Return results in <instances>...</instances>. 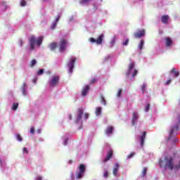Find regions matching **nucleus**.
Segmentation results:
<instances>
[{
    "mask_svg": "<svg viewBox=\"0 0 180 180\" xmlns=\"http://www.w3.org/2000/svg\"><path fill=\"white\" fill-rule=\"evenodd\" d=\"M30 41V50H34V45L40 46L41 43H43V37H39L37 39H36V37L34 35L31 36L29 39Z\"/></svg>",
    "mask_w": 180,
    "mask_h": 180,
    "instance_id": "nucleus-1",
    "label": "nucleus"
},
{
    "mask_svg": "<svg viewBox=\"0 0 180 180\" xmlns=\"http://www.w3.org/2000/svg\"><path fill=\"white\" fill-rule=\"evenodd\" d=\"M127 44H129V39H126L122 42V45H123V46H127Z\"/></svg>",
    "mask_w": 180,
    "mask_h": 180,
    "instance_id": "nucleus-34",
    "label": "nucleus"
},
{
    "mask_svg": "<svg viewBox=\"0 0 180 180\" xmlns=\"http://www.w3.org/2000/svg\"><path fill=\"white\" fill-rule=\"evenodd\" d=\"M103 176H104V178H108V176H109V172H108L107 170L104 171Z\"/></svg>",
    "mask_w": 180,
    "mask_h": 180,
    "instance_id": "nucleus-35",
    "label": "nucleus"
},
{
    "mask_svg": "<svg viewBox=\"0 0 180 180\" xmlns=\"http://www.w3.org/2000/svg\"><path fill=\"white\" fill-rule=\"evenodd\" d=\"M43 1H47V0H43Z\"/></svg>",
    "mask_w": 180,
    "mask_h": 180,
    "instance_id": "nucleus-57",
    "label": "nucleus"
},
{
    "mask_svg": "<svg viewBox=\"0 0 180 180\" xmlns=\"http://www.w3.org/2000/svg\"><path fill=\"white\" fill-rule=\"evenodd\" d=\"M35 180H43V179L41 178V176H37V177L36 178Z\"/></svg>",
    "mask_w": 180,
    "mask_h": 180,
    "instance_id": "nucleus-47",
    "label": "nucleus"
},
{
    "mask_svg": "<svg viewBox=\"0 0 180 180\" xmlns=\"http://www.w3.org/2000/svg\"><path fill=\"white\" fill-rule=\"evenodd\" d=\"M112 133H113V127H112V126L108 127L105 130V134L107 136H110V134H112Z\"/></svg>",
    "mask_w": 180,
    "mask_h": 180,
    "instance_id": "nucleus-15",
    "label": "nucleus"
},
{
    "mask_svg": "<svg viewBox=\"0 0 180 180\" xmlns=\"http://www.w3.org/2000/svg\"><path fill=\"white\" fill-rule=\"evenodd\" d=\"M18 108H19V103H13V107H12V110H16V109H18Z\"/></svg>",
    "mask_w": 180,
    "mask_h": 180,
    "instance_id": "nucleus-27",
    "label": "nucleus"
},
{
    "mask_svg": "<svg viewBox=\"0 0 180 180\" xmlns=\"http://www.w3.org/2000/svg\"><path fill=\"white\" fill-rule=\"evenodd\" d=\"M122 92H123V90H122V89H120L117 94V98H120V96H122Z\"/></svg>",
    "mask_w": 180,
    "mask_h": 180,
    "instance_id": "nucleus-31",
    "label": "nucleus"
},
{
    "mask_svg": "<svg viewBox=\"0 0 180 180\" xmlns=\"http://www.w3.org/2000/svg\"><path fill=\"white\" fill-rule=\"evenodd\" d=\"M17 140L18 141H22V136H20V135H19V134H18L17 135Z\"/></svg>",
    "mask_w": 180,
    "mask_h": 180,
    "instance_id": "nucleus-40",
    "label": "nucleus"
},
{
    "mask_svg": "<svg viewBox=\"0 0 180 180\" xmlns=\"http://www.w3.org/2000/svg\"><path fill=\"white\" fill-rule=\"evenodd\" d=\"M146 174H147V168L144 167L143 169V171H142V173H141V176H143V177L146 176Z\"/></svg>",
    "mask_w": 180,
    "mask_h": 180,
    "instance_id": "nucleus-28",
    "label": "nucleus"
},
{
    "mask_svg": "<svg viewBox=\"0 0 180 180\" xmlns=\"http://www.w3.org/2000/svg\"><path fill=\"white\" fill-rule=\"evenodd\" d=\"M22 151L25 153V154H29V150H27V148H23Z\"/></svg>",
    "mask_w": 180,
    "mask_h": 180,
    "instance_id": "nucleus-41",
    "label": "nucleus"
},
{
    "mask_svg": "<svg viewBox=\"0 0 180 180\" xmlns=\"http://www.w3.org/2000/svg\"><path fill=\"white\" fill-rule=\"evenodd\" d=\"M165 40L166 47H171V46H172V44H174V41H172V39H171L169 37H166L165 39Z\"/></svg>",
    "mask_w": 180,
    "mask_h": 180,
    "instance_id": "nucleus-13",
    "label": "nucleus"
},
{
    "mask_svg": "<svg viewBox=\"0 0 180 180\" xmlns=\"http://www.w3.org/2000/svg\"><path fill=\"white\" fill-rule=\"evenodd\" d=\"M67 49V41L64 39H61L59 45V51L63 53Z\"/></svg>",
    "mask_w": 180,
    "mask_h": 180,
    "instance_id": "nucleus-9",
    "label": "nucleus"
},
{
    "mask_svg": "<svg viewBox=\"0 0 180 180\" xmlns=\"http://www.w3.org/2000/svg\"><path fill=\"white\" fill-rule=\"evenodd\" d=\"M33 82H36V80H33Z\"/></svg>",
    "mask_w": 180,
    "mask_h": 180,
    "instance_id": "nucleus-54",
    "label": "nucleus"
},
{
    "mask_svg": "<svg viewBox=\"0 0 180 180\" xmlns=\"http://www.w3.org/2000/svg\"><path fill=\"white\" fill-rule=\"evenodd\" d=\"M69 119L71 120V119H72V117H71V115H70V117H69Z\"/></svg>",
    "mask_w": 180,
    "mask_h": 180,
    "instance_id": "nucleus-53",
    "label": "nucleus"
},
{
    "mask_svg": "<svg viewBox=\"0 0 180 180\" xmlns=\"http://www.w3.org/2000/svg\"><path fill=\"white\" fill-rule=\"evenodd\" d=\"M170 72L173 73L174 75V77H178L179 75V72L176 71V68H173Z\"/></svg>",
    "mask_w": 180,
    "mask_h": 180,
    "instance_id": "nucleus-24",
    "label": "nucleus"
},
{
    "mask_svg": "<svg viewBox=\"0 0 180 180\" xmlns=\"http://www.w3.org/2000/svg\"><path fill=\"white\" fill-rule=\"evenodd\" d=\"M101 103H103V105H106V101L105 100V98L101 97Z\"/></svg>",
    "mask_w": 180,
    "mask_h": 180,
    "instance_id": "nucleus-38",
    "label": "nucleus"
},
{
    "mask_svg": "<svg viewBox=\"0 0 180 180\" xmlns=\"http://www.w3.org/2000/svg\"><path fill=\"white\" fill-rule=\"evenodd\" d=\"M91 0H82L80 1L81 5H85V4H88Z\"/></svg>",
    "mask_w": 180,
    "mask_h": 180,
    "instance_id": "nucleus-32",
    "label": "nucleus"
},
{
    "mask_svg": "<svg viewBox=\"0 0 180 180\" xmlns=\"http://www.w3.org/2000/svg\"><path fill=\"white\" fill-rule=\"evenodd\" d=\"M21 89L22 92V95H24V96H26V95H27V93L26 92V90L27 89V87L26 86V83L22 84Z\"/></svg>",
    "mask_w": 180,
    "mask_h": 180,
    "instance_id": "nucleus-17",
    "label": "nucleus"
},
{
    "mask_svg": "<svg viewBox=\"0 0 180 180\" xmlns=\"http://www.w3.org/2000/svg\"><path fill=\"white\" fill-rule=\"evenodd\" d=\"M20 46H23V42L20 41Z\"/></svg>",
    "mask_w": 180,
    "mask_h": 180,
    "instance_id": "nucleus-51",
    "label": "nucleus"
},
{
    "mask_svg": "<svg viewBox=\"0 0 180 180\" xmlns=\"http://www.w3.org/2000/svg\"><path fill=\"white\" fill-rule=\"evenodd\" d=\"M89 117V114L85 113L84 114V119H88Z\"/></svg>",
    "mask_w": 180,
    "mask_h": 180,
    "instance_id": "nucleus-43",
    "label": "nucleus"
},
{
    "mask_svg": "<svg viewBox=\"0 0 180 180\" xmlns=\"http://www.w3.org/2000/svg\"><path fill=\"white\" fill-rule=\"evenodd\" d=\"M116 43V36L112 37L111 41H110V47H113V45Z\"/></svg>",
    "mask_w": 180,
    "mask_h": 180,
    "instance_id": "nucleus-23",
    "label": "nucleus"
},
{
    "mask_svg": "<svg viewBox=\"0 0 180 180\" xmlns=\"http://www.w3.org/2000/svg\"><path fill=\"white\" fill-rule=\"evenodd\" d=\"M44 72V70L40 69V70L37 72V75H43Z\"/></svg>",
    "mask_w": 180,
    "mask_h": 180,
    "instance_id": "nucleus-33",
    "label": "nucleus"
},
{
    "mask_svg": "<svg viewBox=\"0 0 180 180\" xmlns=\"http://www.w3.org/2000/svg\"><path fill=\"white\" fill-rule=\"evenodd\" d=\"M112 155H113V153L111 150L109 151L106 158L104 160V162H106V161H109V160L112 158Z\"/></svg>",
    "mask_w": 180,
    "mask_h": 180,
    "instance_id": "nucleus-22",
    "label": "nucleus"
},
{
    "mask_svg": "<svg viewBox=\"0 0 180 180\" xmlns=\"http://www.w3.org/2000/svg\"><path fill=\"white\" fill-rule=\"evenodd\" d=\"M171 82H172L171 79H168V80L166 82V85H169V84H171Z\"/></svg>",
    "mask_w": 180,
    "mask_h": 180,
    "instance_id": "nucleus-45",
    "label": "nucleus"
},
{
    "mask_svg": "<svg viewBox=\"0 0 180 180\" xmlns=\"http://www.w3.org/2000/svg\"><path fill=\"white\" fill-rule=\"evenodd\" d=\"M103 0H101V2H102Z\"/></svg>",
    "mask_w": 180,
    "mask_h": 180,
    "instance_id": "nucleus-56",
    "label": "nucleus"
},
{
    "mask_svg": "<svg viewBox=\"0 0 180 180\" xmlns=\"http://www.w3.org/2000/svg\"><path fill=\"white\" fill-rule=\"evenodd\" d=\"M30 133L31 134H34V127H32L31 129H30Z\"/></svg>",
    "mask_w": 180,
    "mask_h": 180,
    "instance_id": "nucleus-42",
    "label": "nucleus"
},
{
    "mask_svg": "<svg viewBox=\"0 0 180 180\" xmlns=\"http://www.w3.org/2000/svg\"><path fill=\"white\" fill-rule=\"evenodd\" d=\"M0 164H1V160H0Z\"/></svg>",
    "mask_w": 180,
    "mask_h": 180,
    "instance_id": "nucleus-58",
    "label": "nucleus"
},
{
    "mask_svg": "<svg viewBox=\"0 0 180 180\" xmlns=\"http://www.w3.org/2000/svg\"><path fill=\"white\" fill-rule=\"evenodd\" d=\"M176 120H177V123L179 124L180 123V115H178Z\"/></svg>",
    "mask_w": 180,
    "mask_h": 180,
    "instance_id": "nucleus-46",
    "label": "nucleus"
},
{
    "mask_svg": "<svg viewBox=\"0 0 180 180\" xmlns=\"http://www.w3.org/2000/svg\"><path fill=\"white\" fill-rule=\"evenodd\" d=\"M103 39H105V35H103V34H101L97 39H95L94 38H90L89 41H91V43H96V44H102Z\"/></svg>",
    "mask_w": 180,
    "mask_h": 180,
    "instance_id": "nucleus-7",
    "label": "nucleus"
},
{
    "mask_svg": "<svg viewBox=\"0 0 180 180\" xmlns=\"http://www.w3.org/2000/svg\"><path fill=\"white\" fill-rule=\"evenodd\" d=\"M127 75L128 77H132L134 78L137 75V70L136 69V63L134 62H131L128 65V70L127 72Z\"/></svg>",
    "mask_w": 180,
    "mask_h": 180,
    "instance_id": "nucleus-2",
    "label": "nucleus"
},
{
    "mask_svg": "<svg viewBox=\"0 0 180 180\" xmlns=\"http://www.w3.org/2000/svg\"><path fill=\"white\" fill-rule=\"evenodd\" d=\"M68 141V139H65L64 143H63L64 146H67Z\"/></svg>",
    "mask_w": 180,
    "mask_h": 180,
    "instance_id": "nucleus-48",
    "label": "nucleus"
},
{
    "mask_svg": "<svg viewBox=\"0 0 180 180\" xmlns=\"http://www.w3.org/2000/svg\"><path fill=\"white\" fill-rule=\"evenodd\" d=\"M165 162L169 169H174V168H175V167H174V158L172 157H166L165 158Z\"/></svg>",
    "mask_w": 180,
    "mask_h": 180,
    "instance_id": "nucleus-5",
    "label": "nucleus"
},
{
    "mask_svg": "<svg viewBox=\"0 0 180 180\" xmlns=\"http://www.w3.org/2000/svg\"><path fill=\"white\" fill-rule=\"evenodd\" d=\"M143 46H144V41L141 40L140 44H139V50H143Z\"/></svg>",
    "mask_w": 180,
    "mask_h": 180,
    "instance_id": "nucleus-29",
    "label": "nucleus"
},
{
    "mask_svg": "<svg viewBox=\"0 0 180 180\" xmlns=\"http://www.w3.org/2000/svg\"><path fill=\"white\" fill-rule=\"evenodd\" d=\"M149 110H150V104H146L145 107V112H148Z\"/></svg>",
    "mask_w": 180,
    "mask_h": 180,
    "instance_id": "nucleus-37",
    "label": "nucleus"
},
{
    "mask_svg": "<svg viewBox=\"0 0 180 180\" xmlns=\"http://www.w3.org/2000/svg\"><path fill=\"white\" fill-rule=\"evenodd\" d=\"M134 155H136V153L134 152L131 153V154H129L127 157V160H130V158H133V157H134Z\"/></svg>",
    "mask_w": 180,
    "mask_h": 180,
    "instance_id": "nucleus-30",
    "label": "nucleus"
},
{
    "mask_svg": "<svg viewBox=\"0 0 180 180\" xmlns=\"http://www.w3.org/2000/svg\"><path fill=\"white\" fill-rule=\"evenodd\" d=\"M110 59V56H108L105 58V61H108V60Z\"/></svg>",
    "mask_w": 180,
    "mask_h": 180,
    "instance_id": "nucleus-44",
    "label": "nucleus"
},
{
    "mask_svg": "<svg viewBox=\"0 0 180 180\" xmlns=\"http://www.w3.org/2000/svg\"><path fill=\"white\" fill-rule=\"evenodd\" d=\"M146 132H143V135L141 136V146L143 147L144 146V140H146Z\"/></svg>",
    "mask_w": 180,
    "mask_h": 180,
    "instance_id": "nucleus-21",
    "label": "nucleus"
},
{
    "mask_svg": "<svg viewBox=\"0 0 180 180\" xmlns=\"http://www.w3.org/2000/svg\"><path fill=\"white\" fill-rule=\"evenodd\" d=\"M21 6H26V1L22 0L20 2Z\"/></svg>",
    "mask_w": 180,
    "mask_h": 180,
    "instance_id": "nucleus-39",
    "label": "nucleus"
},
{
    "mask_svg": "<svg viewBox=\"0 0 180 180\" xmlns=\"http://www.w3.org/2000/svg\"><path fill=\"white\" fill-rule=\"evenodd\" d=\"M90 87L89 85H84L82 89L81 95L84 98L88 95V93L89 92Z\"/></svg>",
    "mask_w": 180,
    "mask_h": 180,
    "instance_id": "nucleus-10",
    "label": "nucleus"
},
{
    "mask_svg": "<svg viewBox=\"0 0 180 180\" xmlns=\"http://www.w3.org/2000/svg\"><path fill=\"white\" fill-rule=\"evenodd\" d=\"M147 88V84H143L141 86V91L142 92H144L145 89Z\"/></svg>",
    "mask_w": 180,
    "mask_h": 180,
    "instance_id": "nucleus-36",
    "label": "nucleus"
},
{
    "mask_svg": "<svg viewBox=\"0 0 180 180\" xmlns=\"http://www.w3.org/2000/svg\"><path fill=\"white\" fill-rule=\"evenodd\" d=\"M75 61H77V58L72 56L70 58L68 68H69V74H72L74 71V68L75 67Z\"/></svg>",
    "mask_w": 180,
    "mask_h": 180,
    "instance_id": "nucleus-4",
    "label": "nucleus"
},
{
    "mask_svg": "<svg viewBox=\"0 0 180 180\" xmlns=\"http://www.w3.org/2000/svg\"><path fill=\"white\" fill-rule=\"evenodd\" d=\"M70 22H72V20H74V16L70 17Z\"/></svg>",
    "mask_w": 180,
    "mask_h": 180,
    "instance_id": "nucleus-50",
    "label": "nucleus"
},
{
    "mask_svg": "<svg viewBox=\"0 0 180 180\" xmlns=\"http://www.w3.org/2000/svg\"><path fill=\"white\" fill-rule=\"evenodd\" d=\"M60 18H61V15H58L56 18V21H55V22L53 23V25H52V27H51V29H56V26H57V22H58V20H60Z\"/></svg>",
    "mask_w": 180,
    "mask_h": 180,
    "instance_id": "nucleus-18",
    "label": "nucleus"
},
{
    "mask_svg": "<svg viewBox=\"0 0 180 180\" xmlns=\"http://www.w3.org/2000/svg\"><path fill=\"white\" fill-rule=\"evenodd\" d=\"M175 130H178V125H176L174 127L171 128L170 132H169V136H172V133H174V131H175Z\"/></svg>",
    "mask_w": 180,
    "mask_h": 180,
    "instance_id": "nucleus-25",
    "label": "nucleus"
},
{
    "mask_svg": "<svg viewBox=\"0 0 180 180\" xmlns=\"http://www.w3.org/2000/svg\"><path fill=\"white\" fill-rule=\"evenodd\" d=\"M49 48L51 51H53L56 49H57V42H53L49 44Z\"/></svg>",
    "mask_w": 180,
    "mask_h": 180,
    "instance_id": "nucleus-19",
    "label": "nucleus"
},
{
    "mask_svg": "<svg viewBox=\"0 0 180 180\" xmlns=\"http://www.w3.org/2000/svg\"><path fill=\"white\" fill-rule=\"evenodd\" d=\"M159 165H160V167H162V160H160V162H159Z\"/></svg>",
    "mask_w": 180,
    "mask_h": 180,
    "instance_id": "nucleus-49",
    "label": "nucleus"
},
{
    "mask_svg": "<svg viewBox=\"0 0 180 180\" xmlns=\"http://www.w3.org/2000/svg\"><path fill=\"white\" fill-rule=\"evenodd\" d=\"M139 120V114L136 112H133L132 114V120H131V124L133 126L137 123V120Z\"/></svg>",
    "mask_w": 180,
    "mask_h": 180,
    "instance_id": "nucleus-12",
    "label": "nucleus"
},
{
    "mask_svg": "<svg viewBox=\"0 0 180 180\" xmlns=\"http://www.w3.org/2000/svg\"><path fill=\"white\" fill-rule=\"evenodd\" d=\"M86 169V166H85V165L82 164L79 165L76 171V180L84 178V175H85Z\"/></svg>",
    "mask_w": 180,
    "mask_h": 180,
    "instance_id": "nucleus-3",
    "label": "nucleus"
},
{
    "mask_svg": "<svg viewBox=\"0 0 180 180\" xmlns=\"http://www.w3.org/2000/svg\"><path fill=\"white\" fill-rule=\"evenodd\" d=\"M161 20L162 23L167 24L168 23V21L169 20V15H162L161 17Z\"/></svg>",
    "mask_w": 180,
    "mask_h": 180,
    "instance_id": "nucleus-16",
    "label": "nucleus"
},
{
    "mask_svg": "<svg viewBox=\"0 0 180 180\" xmlns=\"http://www.w3.org/2000/svg\"><path fill=\"white\" fill-rule=\"evenodd\" d=\"M144 36H146V30H138L134 33L136 39H140V37H144Z\"/></svg>",
    "mask_w": 180,
    "mask_h": 180,
    "instance_id": "nucleus-11",
    "label": "nucleus"
},
{
    "mask_svg": "<svg viewBox=\"0 0 180 180\" xmlns=\"http://www.w3.org/2000/svg\"><path fill=\"white\" fill-rule=\"evenodd\" d=\"M120 167V166L119 165V163H115L113 170H112V174H113L114 176H117Z\"/></svg>",
    "mask_w": 180,
    "mask_h": 180,
    "instance_id": "nucleus-14",
    "label": "nucleus"
},
{
    "mask_svg": "<svg viewBox=\"0 0 180 180\" xmlns=\"http://www.w3.org/2000/svg\"><path fill=\"white\" fill-rule=\"evenodd\" d=\"M37 131H38V133H41V130L40 129H38Z\"/></svg>",
    "mask_w": 180,
    "mask_h": 180,
    "instance_id": "nucleus-52",
    "label": "nucleus"
},
{
    "mask_svg": "<svg viewBox=\"0 0 180 180\" xmlns=\"http://www.w3.org/2000/svg\"><path fill=\"white\" fill-rule=\"evenodd\" d=\"M96 116H101V114L102 113V108L101 107H97L96 108Z\"/></svg>",
    "mask_w": 180,
    "mask_h": 180,
    "instance_id": "nucleus-20",
    "label": "nucleus"
},
{
    "mask_svg": "<svg viewBox=\"0 0 180 180\" xmlns=\"http://www.w3.org/2000/svg\"><path fill=\"white\" fill-rule=\"evenodd\" d=\"M58 82H60V77L53 76L49 81V86L53 87L57 86V85H58Z\"/></svg>",
    "mask_w": 180,
    "mask_h": 180,
    "instance_id": "nucleus-8",
    "label": "nucleus"
},
{
    "mask_svg": "<svg viewBox=\"0 0 180 180\" xmlns=\"http://www.w3.org/2000/svg\"><path fill=\"white\" fill-rule=\"evenodd\" d=\"M36 64H37V61L35 59L32 60L30 61V67H31V68H33V67H34L36 65Z\"/></svg>",
    "mask_w": 180,
    "mask_h": 180,
    "instance_id": "nucleus-26",
    "label": "nucleus"
},
{
    "mask_svg": "<svg viewBox=\"0 0 180 180\" xmlns=\"http://www.w3.org/2000/svg\"><path fill=\"white\" fill-rule=\"evenodd\" d=\"M4 6H6V4H3Z\"/></svg>",
    "mask_w": 180,
    "mask_h": 180,
    "instance_id": "nucleus-55",
    "label": "nucleus"
},
{
    "mask_svg": "<svg viewBox=\"0 0 180 180\" xmlns=\"http://www.w3.org/2000/svg\"><path fill=\"white\" fill-rule=\"evenodd\" d=\"M84 115V110L79 108L77 111V117L75 121L77 124H82V115Z\"/></svg>",
    "mask_w": 180,
    "mask_h": 180,
    "instance_id": "nucleus-6",
    "label": "nucleus"
}]
</instances>
